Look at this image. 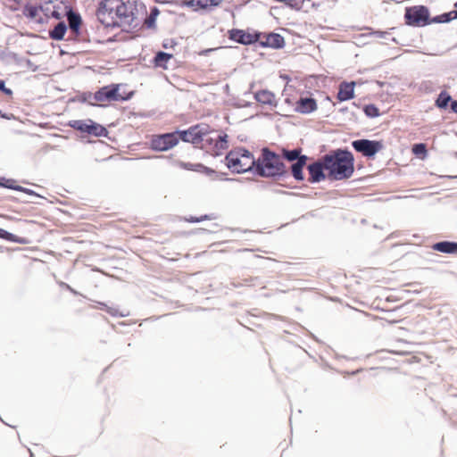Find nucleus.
<instances>
[{
    "label": "nucleus",
    "mask_w": 457,
    "mask_h": 457,
    "mask_svg": "<svg viewBox=\"0 0 457 457\" xmlns=\"http://www.w3.org/2000/svg\"><path fill=\"white\" fill-rule=\"evenodd\" d=\"M137 8L131 3L123 0H103L97 15L106 25L133 26L137 18Z\"/></svg>",
    "instance_id": "f257e3e1"
},
{
    "label": "nucleus",
    "mask_w": 457,
    "mask_h": 457,
    "mask_svg": "<svg viewBox=\"0 0 457 457\" xmlns=\"http://www.w3.org/2000/svg\"><path fill=\"white\" fill-rule=\"evenodd\" d=\"M324 169L328 178L340 180L349 178L353 172V158L352 154L338 151L323 158Z\"/></svg>",
    "instance_id": "f03ea898"
},
{
    "label": "nucleus",
    "mask_w": 457,
    "mask_h": 457,
    "mask_svg": "<svg viewBox=\"0 0 457 457\" xmlns=\"http://www.w3.org/2000/svg\"><path fill=\"white\" fill-rule=\"evenodd\" d=\"M255 170L262 177H277L286 173V167L280 156L263 148L261 157L255 161Z\"/></svg>",
    "instance_id": "7ed1b4c3"
},
{
    "label": "nucleus",
    "mask_w": 457,
    "mask_h": 457,
    "mask_svg": "<svg viewBox=\"0 0 457 457\" xmlns=\"http://www.w3.org/2000/svg\"><path fill=\"white\" fill-rule=\"evenodd\" d=\"M227 166L235 172L241 173L251 170L255 167V159L245 149L231 151L226 157Z\"/></svg>",
    "instance_id": "20e7f679"
},
{
    "label": "nucleus",
    "mask_w": 457,
    "mask_h": 457,
    "mask_svg": "<svg viewBox=\"0 0 457 457\" xmlns=\"http://www.w3.org/2000/svg\"><path fill=\"white\" fill-rule=\"evenodd\" d=\"M429 18L428 10L422 5H415L406 9L405 19L408 24L424 26Z\"/></svg>",
    "instance_id": "39448f33"
},
{
    "label": "nucleus",
    "mask_w": 457,
    "mask_h": 457,
    "mask_svg": "<svg viewBox=\"0 0 457 457\" xmlns=\"http://www.w3.org/2000/svg\"><path fill=\"white\" fill-rule=\"evenodd\" d=\"M210 128L206 124H200L190 128L187 131L180 133V137L185 142H191L193 144L198 143L199 141H205L209 135Z\"/></svg>",
    "instance_id": "423d86ee"
},
{
    "label": "nucleus",
    "mask_w": 457,
    "mask_h": 457,
    "mask_svg": "<svg viewBox=\"0 0 457 457\" xmlns=\"http://www.w3.org/2000/svg\"><path fill=\"white\" fill-rule=\"evenodd\" d=\"M96 102H112L127 100L128 96L120 93V86H108L101 88L94 95Z\"/></svg>",
    "instance_id": "0eeeda50"
},
{
    "label": "nucleus",
    "mask_w": 457,
    "mask_h": 457,
    "mask_svg": "<svg viewBox=\"0 0 457 457\" xmlns=\"http://www.w3.org/2000/svg\"><path fill=\"white\" fill-rule=\"evenodd\" d=\"M352 145L356 151L368 157L374 156L383 148V144L381 142L368 139L355 140Z\"/></svg>",
    "instance_id": "6e6552de"
},
{
    "label": "nucleus",
    "mask_w": 457,
    "mask_h": 457,
    "mask_svg": "<svg viewBox=\"0 0 457 457\" xmlns=\"http://www.w3.org/2000/svg\"><path fill=\"white\" fill-rule=\"evenodd\" d=\"M178 144V137L174 134H164L153 139L152 146L158 151H167Z\"/></svg>",
    "instance_id": "1a4fd4ad"
},
{
    "label": "nucleus",
    "mask_w": 457,
    "mask_h": 457,
    "mask_svg": "<svg viewBox=\"0 0 457 457\" xmlns=\"http://www.w3.org/2000/svg\"><path fill=\"white\" fill-rule=\"evenodd\" d=\"M228 135L227 134H217L215 131L210 130L209 135L206 137V142L212 144L214 143V148L217 150V154L220 151L228 148Z\"/></svg>",
    "instance_id": "9d476101"
},
{
    "label": "nucleus",
    "mask_w": 457,
    "mask_h": 457,
    "mask_svg": "<svg viewBox=\"0 0 457 457\" xmlns=\"http://www.w3.org/2000/svg\"><path fill=\"white\" fill-rule=\"evenodd\" d=\"M308 169L310 172V180L312 182H320L328 177L324 169L323 162L312 163L309 165Z\"/></svg>",
    "instance_id": "9b49d317"
},
{
    "label": "nucleus",
    "mask_w": 457,
    "mask_h": 457,
    "mask_svg": "<svg viewBox=\"0 0 457 457\" xmlns=\"http://www.w3.org/2000/svg\"><path fill=\"white\" fill-rule=\"evenodd\" d=\"M230 38L244 45L252 44L257 40L256 35L250 34L239 29L232 30L230 32Z\"/></svg>",
    "instance_id": "f8f14e48"
},
{
    "label": "nucleus",
    "mask_w": 457,
    "mask_h": 457,
    "mask_svg": "<svg viewBox=\"0 0 457 457\" xmlns=\"http://www.w3.org/2000/svg\"><path fill=\"white\" fill-rule=\"evenodd\" d=\"M317 104L314 99L312 98H301L297 102L296 111L302 113H310L316 110Z\"/></svg>",
    "instance_id": "ddd939ff"
},
{
    "label": "nucleus",
    "mask_w": 457,
    "mask_h": 457,
    "mask_svg": "<svg viewBox=\"0 0 457 457\" xmlns=\"http://www.w3.org/2000/svg\"><path fill=\"white\" fill-rule=\"evenodd\" d=\"M354 82L340 85L337 98L339 101H347L353 97Z\"/></svg>",
    "instance_id": "4468645a"
},
{
    "label": "nucleus",
    "mask_w": 457,
    "mask_h": 457,
    "mask_svg": "<svg viewBox=\"0 0 457 457\" xmlns=\"http://www.w3.org/2000/svg\"><path fill=\"white\" fill-rule=\"evenodd\" d=\"M255 99L262 104H268L270 106L276 105V98L273 93L268 90H262L255 94Z\"/></svg>",
    "instance_id": "2eb2a0df"
},
{
    "label": "nucleus",
    "mask_w": 457,
    "mask_h": 457,
    "mask_svg": "<svg viewBox=\"0 0 457 457\" xmlns=\"http://www.w3.org/2000/svg\"><path fill=\"white\" fill-rule=\"evenodd\" d=\"M307 157L305 155H302L295 163L292 165V173L295 179L302 180L303 179V167L306 163Z\"/></svg>",
    "instance_id": "dca6fc26"
},
{
    "label": "nucleus",
    "mask_w": 457,
    "mask_h": 457,
    "mask_svg": "<svg viewBox=\"0 0 457 457\" xmlns=\"http://www.w3.org/2000/svg\"><path fill=\"white\" fill-rule=\"evenodd\" d=\"M263 45L272 48H279L284 45V38L278 34L272 33L266 37Z\"/></svg>",
    "instance_id": "f3484780"
},
{
    "label": "nucleus",
    "mask_w": 457,
    "mask_h": 457,
    "mask_svg": "<svg viewBox=\"0 0 457 457\" xmlns=\"http://www.w3.org/2000/svg\"><path fill=\"white\" fill-rule=\"evenodd\" d=\"M433 249L442 252L452 253L457 252V243L453 242H439L433 245Z\"/></svg>",
    "instance_id": "a211bd4d"
},
{
    "label": "nucleus",
    "mask_w": 457,
    "mask_h": 457,
    "mask_svg": "<svg viewBox=\"0 0 457 457\" xmlns=\"http://www.w3.org/2000/svg\"><path fill=\"white\" fill-rule=\"evenodd\" d=\"M44 4H46V11L51 12L53 16H55L58 18L59 13L55 9H60L61 4H62V0H44Z\"/></svg>",
    "instance_id": "6ab92c4d"
},
{
    "label": "nucleus",
    "mask_w": 457,
    "mask_h": 457,
    "mask_svg": "<svg viewBox=\"0 0 457 457\" xmlns=\"http://www.w3.org/2000/svg\"><path fill=\"white\" fill-rule=\"evenodd\" d=\"M65 31H66V25L63 22H60L50 32V36L52 38H54L55 40H61L63 38Z\"/></svg>",
    "instance_id": "aec40b11"
},
{
    "label": "nucleus",
    "mask_w": 457,
    "mask_h": 457,
    "mask_svg": "<svg viewBox=\"0 0 457 457\" xmlns=\"http://www.w3.org/2000/svg\"><path fill=\"white\" fill-rule=\"evenodd\" d=\"M171 57L172 55L170 54L159 52L154 58V62L156 66L165 69L167 62L170 61Z\"/></svg>",
    "instance_id": "412c9836"
},
{
    "label": "nucleus",
    "mask_w": 457,
    "mask_h": 457,
    "mask_svg": "<svg viewBox=\"0 0 457 457\" xmlns=\"http://www.w3.org/2000/svg\"><path fill=\"white\" fill-rule=\"evenodd\" d=\"M87 133L99 137L105 133V129L89 120Z\"/></svg>",
    "instance_id": "4be33fe9"
},
{
    "label": "nucleus",
    "mask_w": 457,
    "mask_h": 457,
    "mask_svg": "<svg viewBox=\"0 0 457 457\" xmlns=\"http://www.w3.org/2000/svg\"><path fill=\"white\" fill-rule=\"evenodd\" d=\"M68 20L71 29L73 31L77 32L81 22L80 17L78 14L70 12L68 15Z\"/></svg>",
    "instance_id": "5701e85b"
},
{
    "label": "nucleus",
    "mask_w": 457,
    "mask_h": 457,
    "mask_svg": "<svg viewBox=\"0 0 457 457\" xmlns=\"http://www.w3.org/2000/svg\"><path fill=\"white\" fill-rule=\"evenodd\" d=\"M451 101V96L446 92H442L436 100V105L439 108H445Z\"/></svg>",
    "instance_id": "b1692460"
},
{
    "label": "nucleus",
    "mask_w": 457,
    "mask_h": 457,
    "mask_svg": "<svg viewBox=\"0 0 457 457\" xmlns=\"http://www.w3.org/2000/svg\"><path fill=\"white\" fill-rule=\"evenodd\" d=\"M159 15V10L157 8H153L151 10L150 15L145 19V24L147 27L152 28L154 26L157 16Z\"/></svg>",
    "instance_id": "393cba45"
},
{
    "label": "nucleus",
    "mask_w": 457,
    "mask_h": 457,
    "mask_svg": "<svg viewBox=\"0 0 457 457\" xmlns=\"http://www.w3.org/2000/svg\"><path fill=\"white\" fill-rule=\"evenodd\" d=\"M283 153H284L285 158H287L288 161H295V160L298 161V159L301 157L300 151L297 149H295L292 151L284 150Z\"/></svg>",
    "instance_id": "a878e982"
},
{
    "label": "nucleus",
    "mask_w": 457,
    "mask_h": 457,
    "mask_svg": "<svg viewBox=\"0 0 457 457\" xmlns=\"http://www.w3.org/2000/svg\"><path fill=\"white\" fill-rule=\"evenodd\" d=\"M454 7L457 8V2L454 4ZM455 18H457V11H452L448 13H445L442 16H440L438 21L445 22Z\"/></svg>",
    "instance_id": "bb28decb"
},
{
    "label": "nucleus",
    "mask_w": 457,
    "mask_h": 457,
    "mask_svg": "<svg viewBox=\"0 0 457 457\" xmlns=\"http://www.w3.org/2000/svg\"><path fill=\"white\" fill-rule=\"evenodd\" d=\"M0 237L10 240V241H13V242H23L22 240L18 239L17 237L14 236L13 234L9 233L8 231H6L3 228H0Z\"/></svg>",
    "instance_id": "cd10ccee"
},
{
    "label": "nucleus",
    "mask_w": 457,
    "mask_h": 457,
    "mask_svg": "<svg viewBox=\"0 0 457 457\" xmlns=\"http://www.w3.org/2000/svg\"><path fill=\"white\" fill-rule=\"evenodd\" d=\"M88 123H89V120H87V121L77 120L74 122L72 127L82 131V132H87Z\"/></svg>",
    "instance_id": "c85d7f7f"
},
{
    "label": "nucleus",
    "mask_w": 457,
    "mask_h": 457,
    "mask_svg": "<svg viewBox=\"0 0 457 457\" xmlns=\"http://www.w3.org/2000/svg\"><path fill=\"white\" fill-rule=\"evenodd\" d=\"M364 112L367 114V116H369V117H377V116H378V110L374 105H368V106H366L365 109H364Z\"/></svg>",
    "instance_id": "c756f323"
},
{
    "label": "nucleus",
    "mask_w": 457,
    "mask_h": 457,
    "mask_svg": "<svg viewBox=\"0 0 457 457\" xmlns=\"http://www.w3.org/2000/svg\"><path fill=\"white\" fill-rule=\"evenodd\" d=\"M223 0H204L202 4V9H206L210 6H218Z\"/></svg>",
    "instance_id": "7c9ffc66"
},
{
    "label": "nucleus",
    "mask_w": 457,
    "mask_h": 457,
    "mask_svg": "<svg viewBox=\"0 0 457 457\" xmlns=\"http://www.w3.org/2000/svg\"><path fill=\"white\" fill-rule=\"evenodd\" d=\"M413 152L416 154H425L426 153V147L423 144H418L413 146Z\"/></svg>",
    "instance_id": "2f4dec72"
},
{
    "label": "nucleus",
    "mask_w": 457,
    "mask_h": 457,
    "mask_svg": "<svg viewBox=\"0 0 457 457\" xmlns=\"http://www.w3.org/2000/svg\"><path fill=\"white\" fill-rule=\"evenodd\" d=\"M203 4H204V0H198V1L191 0V1L187 2L188 6L197 7V8H202Z\"/></svg>",
    "instance_id": "473e14b6"
},
{
    "label": "nucleus",
    "mask_w": 457,
    "mask_h": 457,
    "mask_svg": "<svg viewBox=\"0 0 457 457\" xmlns=\"http://www.w3.org/2000/svg\"><path fill=\"white\" fill-rule=\"evenodd\" d=\"M0 90L8 96L12 94V91L10 88L5 87V83L4 80H0Z\"/></svg>",
    "instance_id": "72a5a7b5"
},
{
    "label": "nucleus",
    "mask_w": 457,
    "mask_h": 457,
    "mask_svg": "<svg viewBox=\"0 0 457 457\" xmlns=\"http://www.w3.org/2000/svg\"><path fill=\"white\" fill-rule=\"evenodd\" d=\"M451 107L454 112H457V101L453 102Z\"/></svg>",
    "instance_id": "f704fd0d"
}]
</instances>
